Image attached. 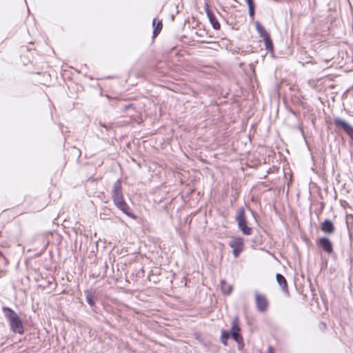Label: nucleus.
Listing matches in <instances>:
<instances>
[{"label":"nucleus","instance_id":"nucleus-1","mask_svg":"<svg viewBox=\"0 0 353 353\" xmlns=\"http://www.w3.org/2000/svg\"><path fill=\"white\" fill-rule=\"evenodd\" d=\"M112 198L114 205L118 209L122 211L130 218L133 219H136V216L132 212L130 206L127 204L123 199L121 182L120 179H118L113 185Z\"/></svg>","mask_w":353,"mask_h":353},{"label":"nucleus","instance_id":"nucleus-2","mask_svg":"<svg viewBox=\"0 0 353 353\" xmlns=\"http://www.w3.org/2000/svg\"><path fill=\"white\" fill-rule=\"evenodd\" d=\"M4 316L9 323L10 328L12 332L19 334L24 333V327L23 323L19 315L9 307L4 306L2 307Z\"/></svg>","mask_w":353,"mask_h":353},{"label":"nucleus","instance_id":"nucleus-3","mask_svg":"<svg viewBox=\"0 0 353 353\" xmlns=\"http://www.w3.org/2000/svg\"><path fill=\"white\" fill-rule=\"evenodd\" d=\"M235 220L237 222L239 229L243 234L250 235L252 234V228L247 225V219L244 208L241 207L237 210Z\"/></svg>","mask_w":353,"mask_h":353},{"label":"nucleus","instance_id":"nucleus-4","mask_svg":"<svg viewBox=\"0 0 353 353\" xmlns=\"http://www.w3.org/2000/svg\"><path fill=\"white\" fill-rule=\"evenodd\" d=\"M334 124L336 128L343 130L351 141H353V126L340 117H336L334 119Z\"/></svg>","mask_w":353,"mask_h":353},{"label":"nucleus","instance_id":"nucleus-5","mask_svg":"<svg viewBox=\"0 0 353 353\" xmlns=\"http://www.w3.org/2000/svg\"><path fill=\"white\" fill-rule=\"evenodd\" d=\"M229 245L232 248L234 256L236 258L243 250L244 240L241 237H234L230 241Z\"/></svg>","mask_w":353,"mask_h":353},{"label":"nucleus","instance_id":"nucleus-6","mask_svg":"<svg viewBox=\"0 0 353 353\" xmlns=\"http://www.w3.org/2000/svg\"><path fill=\"white\" fill-rule=\"evenodd\" d=\"M254 298L256 309L258 311L261 312H264L266 311L268 305V301L266 296L264 294H260L259 292L256 291L254 292Z\"/></svg>","mask_w":353,"mask_h":353},{"label":"nucleus","instance_id":"nucleus-7","mask_svg":"<svg viewBox=\"0 0 353 353\" xmlns=\"http://www.w3.org/2000/svg\"><path fill=\"white\" fill-rule=\"evenodd\" d=\"M316 244L319 247L321 248L324 252L328 254L333 252L332 243L327 237L323 236L319 239Z\"/></svg>","mask_w":353,"mask_h":353},{"label":"nucleus","instance_id":"nucleus-8","mask_svg":"<svg viewBox=\"0 0 353 353\" xmlns=\"http://www.w3.org/2000/svg\"><path fill=\"white\" fill-rule=\"evenodd\" d=\"M205 12H206L207 16H208L209 21H210V23L212 24L213 28L214 30H219L221 28L220 23H219L215 15L210 11V10L207 4L205 6Z\"/></svg>","mask_w":353,"mask_h":353},{"label":"nucleus","instance_id":"nucleus-9","mask_svg":"<svg viewBox=\"0 0 353 353\" xmlns=\"http://www.w3.org/2000/svg\"><path fill=\"white\" fill-rule=\"evenodd\" d=\"M321 230L323 232L330 234H333L334 232L335 227H334L333 223L330 220L326 219L321 223Z\"/></svg>","mask_w":353,"mask_h":353},{"label":"nucleus","instance_id":"nucleus-10","mask_svg":"<svg viewBox=\"0 0 353 353\" xmlns=\"http://www.w3.org/2000/svg\"><path fill=\"white\" fill-rule=\"evenodd\" d=\"M276 279L279 285L281 287L283 291L285 294H288V283L285 278L281 274L277 273L276 275Z\"/></svg>","mask_w":353,"mask_h":353},{"label":"nucleus","instance_id":"nucleus-11","mask_svg":"<svg viewBox=\"0 0 353 353\" xmlns=\"http://www.w3.org/2000/svg\"><path fill=\"white\" fill-rule=\"evenodd\" d=\"M256 30L259 33V36L263 39H266L270 37L268 32L265 30V28L259 22L256 21L255 23Z\"/></svg>","mask_w":353,"mask_h":353},{"label":"nucleus","instance_id":"nucleus-12","mask_svg":"<svg viewBox=\"0 0 353 353\" xmlns=\"http://www.w3.org/2000/svg\"><path fill=\"white\" fill-rule=\"evenodd\" d=\"M230 333H238L241 332L239 321L238 316H234L232 321Z\"/></svg>","mask_w":353,"mask_h":353},{"label":"nucleus","instance_id":"nucleus-13","mask_svg":"<svg viewBox=\"0 0 353 353\" xmlns=\"http://www.w3.org/2000/svg\"><path fill=\"white\" fill-rule=\"evenodd\" d=\"M230 336L233 340H234L237 343L239 346V349L241 350L243 348L244 343H243V339L242 336L241 335L240 332L238 333H230Z\"/></svg>","mask_w":353,"mask_h":353},{"label":"nucleus","instance_id":"nucleus-14","mask_svg":"<svg viewBox=\"0 0 353 353\" xmlns=\"http://www.w3.org/2000/svg\"><path fill=\"white\" fill-rule=\"evenodd\" d=\"M156 21H157L156 19H154L152 21V26L154 27L153 37H157L160 33V32L162 30V27H163L161 21H159L157 24H156Z\"/></svg>","mask_w":353,"mask_h":353},{"label":"nucleus","instance_id":"nucleus-15","mask_svg":"<svg viewBox=\"0 0 353 353\" xmlns=\"http://www.w3.org/2000/svg\"><path fill=\"white\" fill-rule=\"evenodd\" d=\"M85 298L87 303L91 306L95 305L94 294L88 290L85 291Z\"/></svg>","mask_w":353,"mask_h":353},{"label":"nucleus","instance_id":"nucleus-16","mask_svg":"<svg viewBox=\"0 0 353 353\" xmlns=\"http://www.w3.org/2000/svg\"><path fill=\"white\" fill-rule=\"evenodd\" d=\"M248 6V13L251 19H254V0H245Z\"/></svg>","mask_w":353,"mask_h":353},{"label":"nucleus","instance_id":"nucleus-17","mask_svg":"<svg viewBox=\"0 0 353 353\" xmlns=\"http://www.w3.org/2000/svg\"><path fill=\"white\" fill-rule=\"evenodd\" d=\"M230 337H231V336H230V332L229 331L223 330L221 332V343L224 345H227V344H228V339Z\"/></svg>","mask_w":353,"mask_h":353},{"label":"nucleus","instance_id":"nucleus-18","mask_svg":"<svg viewBox=\"0 0 353 353\" xmlns=\"http://www.w3.org/2000/svg\"><path fill=\"white\" fill-rule=\"evenodd\" d=\"M263 40L265 43L266 50L269 52H273V43L270 39V37Z\"/></svg>","mask_w":353,"mask_h":353},{"label":"nucleus","instance_id":"nucleus-19","mask_svg":"<svg viewBox=\"0 0 353 353\" xmlns=\"http://www.w3.org/2000/svg\"><path fill=\"white\" fill-rule=\"evenodd\" d=\"M221 290L222 291L229 294L232 291V287L230 285H228L225 281H221Z\"/></svg>","mask_w":353,"mask_h":353},{"label":"nucleus","instance_id":"nucleus-20","mask_svg":"<svg viewBox=\"0 0 353 353\" xmlns=\"http://www.w3.org/2000/svg\"><path fill=\"white\" fill-rule=\"evenodd\" d=\"M268 353H274L273 348L271 346L268 347Z\"/></svg>","mask_w":353,"mask_h":353},{"label":"nucleus","instance_id":"nucleus-21","mask_svg":"<svg viewBox=\"0 0 353 353\" xmlns=\"http://www.w3.org/2000/svg\"><path fill=\"white\" fill-rule=\"evenodd\" d=\"M100 125H101V126H102V127L105 128L106 129V130H108V127H107V125H106L105 124H104V123H100Z\"/></svg>","mask_w":353,"mask_h":353}]
</instances>
